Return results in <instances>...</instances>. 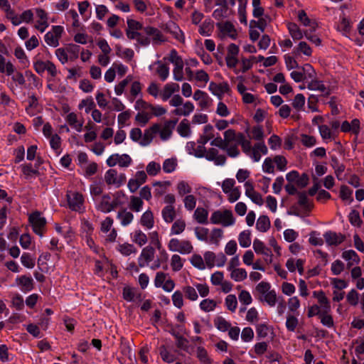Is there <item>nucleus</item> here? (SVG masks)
Listing matches in <instances>:
<instances>
[{"mask_svg": "<svg viewBox=\"0 0 364 364\" xmlns=\"http://www.w3.org/2000/svg\"><path fill=\"white\" fill-rule=\"evenodd\" d=\"M119 250L122 255L125 256H128L132 253L136 252V251L132 245L128 243H124L119 245Z\"/></svg>", "mask_w": 364, "mask_h": 364, "instance_id": "obj_62", "label": "nucleus"}, {"mask_svg": "<svg viewBox=\"0 0 364 364\" xmlns=\"http://www.w3.org/2000/svg\"><path fill=\"white\" fill-rule=\"evenodd\" d=\"M247 276V274L245 269H234L230 274L231 278L236 282L243 281Z\"/></svg>", "mask_w": 364, "mask_h": 364, "instance_id": "obj_34", "label": "nucleus"}, {"mask_svg": "<svg viewBox=\"0 0 364 364\" xmlns=\"http://www.w3.org/2000/svg\"><path fill=\"white\" fill-rule=\"evenodd\" d=\"M111 199L109 193L104 194L102 196L101 201L97 206V209L102 213H108L114 210L115 203L109 202Z\"/></svg>", "mask_w": 364, "mask_h": 364, "instance_id": "obj_12", "label": "nucleus"}, {"mask_svg": "<svg viewBox=\"0 0 364 364\" xmlns=\"http://www.w3.org/2000/svg\"><path fill=\"white\" fill-rule=\"evenodd\" d=\"M177 122H178V119H176L167 121L165 123L163 129L160 132V136L162 139L166 140L171 136V135L172 134V130L174 129Z\"/></svg>", "mask_w": 364, "mask_h": 364, "instance_id": "obj_15", "label": "nucleus"}, {"mask_svg": "<svg viewBox=\"0 0 364 364\" xmlns=\"http://www.w3.org/2000/svg\"><path fill=\"white\" fill-rule=\"evenodd\" d=\"M323 237L329 246H338L346 240L345 235L337 233L333 231H327L324 233Z\"/></svg>", "mask_w": 364, "mask_h": 364, "instance_id": "obj_9", "label": "nucleus"}, {"mask_svg": "<svg viewBox=\"0 0 364 364\" xmlns=\"http://www.w3.org/2000/svg\"><path fill=\"white\" fill-rule=\"evenodd\" d=\"M63 32V27L61 26H53L50 31L45 35V41L48 45H59V39Z\"/></svg>", "mask_w": 364, "mask_h": 364, "instance_id": "obj_7", "label": "nucleus"}, {"mask_svg": "<svg viewBox=\"0 0 364 364\" xmlns=\"http://www.w3.org/2000/svg\"><path fill=\"white\" fill-rule=\"evenodd\" d=\"M178 133L183 137L190 136L191 133L190 124L187 119H183L177 127Z\"/></svg>", "mask_w": 364, "mask_h": 364, "instance_id": "obj_23", "label": "nucleus"}, {"mask_svg": "<svg viewBox=\"0 0 364 364\" xmlns=\"http://www.w3.org/2000/svg\"><path fill=\"white\" fill-rule=\"evenodd\" d=\"M302 70V74L305 80L311 79L314 80L316 78V72L314 68L309 63L305 64L304 66L300 68Z\"/></svg>", "mask_w": 364, "mask_h": 364, "instance_id": "obj_29", "label": "nucleus"}, {"mask_svg": "<svg viewBox=\"0 0 364 364\" xmlns=\"http://www.w3.org/2000/svg\"><path fill=\"white\" fill-rule=\"evenodd\" d=\"M162 216L166 223H171L176 217V211L173 205H166L162 210Z\"/></svg>", "mask_w": 364, "mask_h": 364, "instance_id": "obj_25", "label": "nucleus"}, {"mask_svg": "<svg viewBox=\"0 0 364 364\" xmlns=\"http://www.w3.org/2000/svg\"><path fill=\"white\" fill-rule=\"evenodd\" d=\"M133 241L139 246H142L147 242V237L141 230H136Z\"/></svg>", "mask_w": 364, "mask_h": 364, "instance_id": "obj_45", "label": "nucleus"}, {"mask_svg": "<svg viewBox=\"0 0 364 364\" xmlns=\"http://www.w3.org/2000/svg\"><path fill=\"white\" fill-rule=\"evenodd\" d=\"M186 228V223L183 220H177L174 222L171 227L172 234L178 235L183 232Z\"/></svg>", "mask_w": 364, "mask_h": 364, "instance_id": "obj_46", "label": "nucleus"}, {"mask_svg": "<svg viewBox=\"0 0 364 364\" xmlns=\"http://www.w3.org/2000/svg\"><path fill=\"white\" fill-rule=\"evenodd\" d=\"M66 196L69 208L72 210H79L84 202L82 194L78 192L70 191L67 193Z\"/></svg>", "mask_w": 364, "mask_h": 364, "instance_id": "obj_6", "label": "nucleus"}, {"mask_svg": "<svg viewBox=\"0 0 364 364\" xmlns=\"http://www.w3.org/2000/svg\"><path fill=\"white\" fill-rule=\"evenodd\" d=\"M86 107L85 112L89 113L92 109L95 107V103L92 98L90 97L85 100H82L78 105L80 109H82V107Z\"/></svg>", "mask_w": 364, "mask_h": 364, "instance_id": "obj_40", "label": "nucleus"}, {"mask_svg": "<svg viewBox=\"0 0 364 364\" xmlns=\"http://www.w3.org/2000/svg\"><path fill=\"white\" fill-rule=\"evenodd\" d=\"M155 250L153 247L149 245L143 248L141 255L139 257L138 263L140 267H143L154 259Z\"/></svg>", "mask_w": 364, "mask_h": 364, "instance_id": "obj_10", "label": "nucleus"}, {"mask_svg": "<svg viewBox=\"0 0 364 364\" xmlns=\"http://www.w3.org/2000/svg\"><path fill=\"white\" fill-rule=\"evenodd\" d=\"M117 177V171L115 169H109L105 175V181L107 185H115Z\"/></svg>", "mask_w": 364, "mask_h": 364, "instance_id": "obj_39", "label": "nucleus"}, {"mask_svg": "<svg viewBox=\"0 0 364 364\" xmlns=\"http://www.w3.org/2000/svg\"><path fill=\"white\" fill-rule=\"evenodd\" d=\"M0 73H6L7 75H11L14 73V66L11 62L6 63L4 57L0 54Z\"/></svg>", "mask_w": 364, "mask_h": 364, "instance_id": "obj_24", "label": "nucleus"}, {"mask_svg": "<svg viewBox=\"0 0 364 364\" xmlns=\"http://www.w3.org/2000/svg\"><path fill=\"white\" fill-rule=\"evenodd\" d=\"M307 87L311 90H319L321 92H325L326 90V86L321 81H318L315 79L311 80L308 84Z\"/></svg>", "mask_w": 364, "mask_h": 364, "instance_id": "obj_53", "label": "nucleus"}, {"mask_svg": "<svg viewBox=\"0 0 364 364\" xmlns=\"http://www.w3.org/2000/svg\"><path fill=\"white\" fill-rule=\"evenodd\" d=\"M268 143L270 148L273 150H275L279 148L282 145V140L280 137L276 134H273L268 139Z\"/></svg>", "mask_w": 364, "mask_h": 364, "instance_id": "obj_63", "label": "nucleus"}, {"mask_svg": "<svg viewBox=\"0 0 364 364\" xmlns=\"http://www.w3.org/2000/svg\"><path fill=\"white\" fill-rule=\"evenodd\" d=\"M301 143L306 147H311L316 144V139L314 136L301 134Z\"/></svg>", "mask_w": 364, "mask_h": 364, "instance_id": "obj_58", "label": "nucleus"}, {"mask_svg": "<svg viewBox=\"0 0 364 364\" xmlns=\"http://www.w3.org/2000/svg\"><path fill=\"white\" fill-rule=\"evenodd\" d=\"M225 304L227 308L234 312L237 308V301L235 295L229 294L225 299Z\"/></svg>", "mask_w": 364, "mask_h": 364, "instance_id": "obj_51", "label": "nucleus"}, {"mask_svg": "<svg viewBox=\"0 0 364 364\" xmlns=\"http://www.w3.org/2000/svg\"><path fill=\"white\" fill-rule=\"evenodd\" d=\"M287 27L289 33L294 40H300L302 38V33L296 23H289Z\"/></svg>", "mask_w": 364, "mask_h": 364, "instance_id": "obj_27", "label": "nucleus"}, {"mask_svg": "<svg viewBox=\"0 0 364 364\" xmlns=\"http://www.w3.org/2000/svg\"><path fill=\"white\" fill-rule=\"evenodd\" d=\"M298 19L304 26H309L313 30H315L317 26L316 22L308 17L304 10H300L298 13Z\"/></svg>", "mask_w": 364, "mask_h": 364, "instance_id": "obj_16", "label": "nucleus"}, {"mask_svg": "<svg viewBox=\"0 0 364 364\" xmlns=\"http://www.w3.org/2000/svg\"><path fill=\"white\" fill-rule=\"evenodd\" d=\"M256 228L259 231L262 232H267L270 228V220L268 216H259L257 221Z\"/></svg>", "mask_w": 364, "mask_h": 364, "instance_id": "obj_21", "label": "nucleus"}, {"mask_svg": "<svg viewBox=\"0 0 364 364\" xmlns=\"http://www.w3.org/2000/svg\"><path fill=\"white\" fill-rule=\"evenodd\" d=\"M257 21L251 20L250 22V28H258L262 31H264L267 26V21L264 18H258Z\"/></svg>", "mask_w": 364, "mask_h": 364, "instance_id": "obj_55", "label": "nucleus"}, {"mask_svg": "<svg viewBox=\"0 0 364 364\" xmlns=\"http://www.w3.org/2000/svg\"><path fill=\"white\" fill-rule=\"evenodd\" d=\"M160 170V165L154 161L150 162L146 166V172L150 176H156Z\"/></svg>", "mask_w": 364, "mask_h": 364, "instance_id": "obj_64", "label": "nucleus"}, {"mask_svg": "<svg viewBox=\"0 0 364 364\" xmlns=\"http://www.w3.org/2000/svg\"><path fill=\"white\" fill-rule=\"evenodd\" d=\"M22 264L28 269H31L35 266V259L33 258L29 253L24 252L21 257Z\"/></svg>", "mask_w": 364, "mask_h": 364, "instance_id": "obj_36", "label": "nucleus"}, {"mask_svg": "<svg viewBox=\"0 0 364 364\" xmlns=\"http://www.w3.org/2000/svg\"><path fill=\"white\" fill-rule=\"evenodd\" d=\"M330 311L331 309H322V314L319 316L321 323L328 328H331L334 326L333 318L329 314Z\"/></svg>", "mask_w": 364, "mask_h": 364, "instance_id": "obj_22", "label": "nucleus"}, {"mask_svg": "<svg viewBox=\"0 0 364 364\" xmlns=\"http://www.w3.org/2000/svg\"><path fill=\"white\" fill-rule=\"evenodd\" d=\"M117 55L127 60H131L134 56V51L130 48L122 49V47H117Z\"/></svg>", "mask_w": 364, "mask_h": 364, "instance_id": "obj_43", "label": "nucleus"}, {"mask_svg": "<svg viewBox=\"0 0 364 364\" xmlns=\"http://www.w3.org/2000/svg\"><path fill=\"white\" fill-rule=\"evenodd\" d=\"M210 223L213 224H222L225 227L232 225L235 223L232 213L230 210L224 211H214L210 217Z\"/></svg>", "mask_w": 364, "mask_h": 364, "instance_id": "obj_2", "label": "nucleus"}, {"mask_svg": "<svg viewBox=\"0 0 364 364\" xmlns=\"http://www.w3.org/2000/svg\"><path fill=\"white\" fill-rule=\"evenodd\" d=\"M117 218L121 219L122 225L126 226L132 222L134 215L131 212H127L125 209H124L118 212Z\"/></svg>", "mask_w": 364, "mask_h": 364, "instance_id": "obj_26", "label": "nucleus"}, {"mask_svg": "<svg viewBox=\"0 0 364 364\" xmlns=\"http://www.w3.org/2000/svg\"><path fill=\"white\" fill-rule=\"evenodd\" d=\"M298 204L302 206L306 210H311L313 208V205L309 203V199L307 198L306 192H298Z\"/></svg>", "mask_w": 364, "mask_h": 364, "instance_id": "obj_28", "label": "nucleus"}, {"mask_svg": "<svg viewBox=\"0 0 364 364\" xmlns=\"http://www.w3.org/2000/svg\"><path fill=\"white\" fill-rule=\"evenodd\" d=\"M171 265L173 271L178 272L183 267V262L181 257L178 255H173L171 257Z\"/></svg>", "mask_w": 364, "mask_h": 364, "instance_id": "obj_50", "label": "nucleus"}, {"mask_svg": "<svg viewBox=\"0 0 364 364\" xmlns=\"http://www.w3.org/2000/svg\"><path fill=\"white\" fill-rule=\"evenodd\" d=\"M159 66L156 73L159 75L161 80L164 81L167 79L169 74V68L166 64H162L161 61H158Z\"/></svg>", "mask_w": 364, "mask_h": 364, "instance_id": "obj_35", "label": "nucleus"}, {"mask_svg": "<svg viewBox=\"0 0 364 364\" xmlns=\"http://www.w3.org/2000/svg\"><path fill=\"white\" fill-rule=\"evenodd\" d=\"M33 68L39 75H42L46 70L53 77H55L58 74L56 66L50 60L43 61L38 60L34 62Z\"/></svg>", "mask_w": 364, "mask_h": 364, "instance_id": "obj_3", "label": "nucleus"}, {"mask_svg": "<svg viewBox=\"0 0 364 364\" xmlns=\"http://www.w3.org/2000/svg\"><path fill=\"white\" fill-rule=\"evenodd\" d=\"M168 248L173 252H178L181 254H189L193 251V246L188 240L180 241L173 238L169 241Z\"/></svg>", "mask_w": 364, "mask_h": 364, "instance_id": "obj_4", "label": "nucleus"}, {"mask_svg": "<svg viewBox=\"0 0 364 364\" xmlns=\"http://www.w3.org/2000/svg\"><path fill=\"white\" fill-rule=\"evenodd\" d=\"M208 212L203 208H197L194 212V218L200 224H207Z\"/></svg>", "mask_w": 364, "mask_h": 364, "instance_id": "obj_20", "label": "nucleus"}, {"mask_svg": "<svg viewBox=\"0 0 364 364\" xmlns=\"http://www.w3.org/2000/svg\"><path fill=\"white\" fill-rule=\"evenodd\" d=\"M209 90L214 95L218 96L220 100H222V97L225 93L230 92V86L227 82H223L219 84L210 82Z\"/></svg>", "mask_w": 364, "mask_h": 364, "instance_id": "obj_8", "label": "nucleus"}, {"mask_svg": "<svg viewBox=\"0 0 364 364\" xmlns=\"http://www.w3.org/2000/svg\"><path fill=\"white\" fill-rule=\"evenodd\" d=\"M216 305L217 304L214 300L206 299L200 302V307L203 311L209 312L213 311L216 307Z\"/></svg>", "mask_w": 364, "mask_h": 364, "instance_id": "obj_41", "label": "nucleus"}, {"mask_svg": "<svg viewBox=\"0 0 364 364\" xmlns=\"http://www.w3.org/2000/svg\"><path fill=\"white\" fill-rule=\"evenodd\" d=\"M140 223L147 229L153 228L154 224V215L150 210H146L141 217Z\"/></svg>", "mask_w": 364, "mask_h": 364, "instance_id": "obj_18", "label": "nucleus"}, {"mask_svg": "<svg viewBox=\"0 0 364 364\" xmlns=\"http://www.w3.org/2000/svg\"><path fill=\"white\" fill-rule=\"evenodd\" d=\"M216 26L220 32L224 35H228L232 38H234L237 35L235 26L230 21H225V23H217Z\"/></svg>", "mask_w": 364, "mask_h": 364, "instance_id": "obj_14", "label": "nucleus"}, {"mask_svg": "<svg viewBox=\"0 0 364 364\" xmlns=\"http://www.w3.org/2000/svg\"><path fill=\"white\" fill-rule=\"evenodd\" d=\"M352 193L353 191L349 187L345 185L341 186L340 190V197L342 200H350V202L353 201V198L352 197Z\"/></svg>", "mask_w": 364, "mask_h": 364, "instance_id": "obj_47", "label": "nucleus"}, {"mask_svg": "<svg viewBox=\"0 0 364 364\" xmlns=\"http://www.w3.org/2000/svg\"><path fill=\"white\" fill-rule=\"evenodd\" d=\"M16 283L21 287L23 291L27 292L31 291L34 288V282L31 277L22 275L16 279Z\"/></svg>", "mask_w": 364, "mask_h": 364, "instance_id": "obj_11", "label": "nucleus"}, {"mask_svg": "<svg viewBox=\"0 0 364 364\" xmlns=\"http://www.w3.org/2000/svg\"><path fill=\"white\" fill-rule=\"evenodd\" d=\"M264 301L270 306H274L277 303V294L274 290H270L264 294Z\"/></svg>", "mask_w": 364, "mask_h": 364, "instance_id": "obj_56", "label": "nucleus"}, {"mask_svg": "<svg viewBox=\"0 0 364 364\" xmlns=\"http://www.w3.org/2000/svg\"><path fill=\"white\" fill-rule=\"evenodd\" d=\"M349 221L351 225L357 227H360L363 221L360 218V213L358 210H353L349 214Z\"/></svg>", "mask_w": 364, "mask_h": 364, "instance_id": "obj_37", "label": "nucleus"}, {"mask_svg": "<svg viewBox=\"0 0 364 364\" xmlns=\"http://www.w3.org/2000/svg\"><path fill=\"white\" fill-rule=\"evenodd\" d=\"M186 298L191 301H196L198 299V294L196 289L191 286H186L183 288Z\"/></svg>", "mask_w": 364, "mask_h": 364, "instance_id": "obj_49", "label": "nucleus"}, {"mask_svg": "<svg viewBox=\"0 0 364 364\" xmlns=\"http://www.w3.org/2000/svg\"><path fill=\"white\" fill-rule=\"evenodd\" d=\"M239 243L242 247H248L251 245L250 232L245 230L242 232L239 235Z\"/></svg>", "mask_w": 364, "mask_h": 364, "instance_id": "obj_31", "label": "nucleus"}, {"mask_svg": "<svg viewBox=\"0 0 364 364\" xmlns=\"http://www.w3.org/2000/svg\"><path fill=\"white\" fill-rule=\"evenodd\" d=\"M130 199V209L135 212H139L144 203L142 200L140 198L134 196H131Z\"/></svg>", "mask_w": 364, "mask_h": 364, "instance_id": "obj_42", "label": "nucleus"}, {"mask_svg": "<svg viewBox=\"0 0 364 364\" xmlns=\"http://www.w3.org/2000/svg\"><path fill=\"white\" fill-rule=\"evenodd\" d=\"M214 324L220 331H228L231 326L230 323L221 316H218L214 319Z\"/></svg>", "mask_w": 364, "mask_h": 364, "instance_id": "obj_33", "label": "nucleus"}, {"mask_svg": "<svg viewBox=\"0 0 364 364\" xmlns=\"http://www.w3.org/2000/svg\"><path fill=\"white\" fill-rule=\"evenodd\" d=\"M172 301L173 305L181 309L183 305V294L180 291H176L172 295Z\"/></svg>", "mask_w": 364, "mask_h": 364, "instance_id": "obj_60", "label": "nucleus"}, {"mask_svg": "<svg viewBox=\"0 0 364 364\" xmlns=\"http://www.w3.org/2000/svg\"><path fill=\"white\" fill-rule=\"evenodd\" d=\"M292 107L297 111H301L305 105V97L303 94H297L292 102Z\"/></svg>", "mask_w": 364, "mask_h": 364, "instance_id": "obj_30", "label": "nucleus"}, {"mask_svg": "<svg viewBox=\"0 0 364 364\" xmlns=\"http://www.w3.org/2000/svg\"><path fill=\"white\" fill-rule=\"evenodd\" d=\"M176 159H166L163 164V170L166 173H171L176 169Z\"/></svg>", "mask_w": 364, "mask_h": 364, "instance_id": "obj_44", "label": "nucleus"}, {"mask_svg": "<svg viewBox=\"0 0 364 364\" xmlns=\"http://www.w3.org/2000/svg\"><path fill=\"white\" fill-rule=\"evenodd\" d=\"M159 353L162 360L168 363H173L176 360L175 355L170 353L164 345L159 348Z\"/></svg>", "mask_w": 364, "mask_h": 364, "instance_id": "obj_32", "label": "nucleus"}, {"mask_svg": "<svg viewBox=\"0 0 364 364\" xmlns=\"http://www.w3.org/2000/svg\"><path fill=\"white\" fill-rule=\"evenodd\" d=\"M316 299L322 306V309H331L330 302L328 298L326 296L324 291L321 290L320 293L318 294V296Z\"/></svg>", "mask_w": 364, "mask_h": 364, "instance_id": "obj_59", "label": "nucleus"}, {"mask_svg": "<svg viewBox=\"0 0 364 364\" xmlns=\"http://www.w3.org/2000/svg\"><path fill=\"white\" fill-rule=\"evenodd\" d=\"M28 220L32 225L33 232L42 237L43 235L42 230L46 225V218L41 217L40 212L36 211L29 215Z\"/></svg>", "mask_w": 364, "mask_h": 364, "instance_id": "obj_5", "label": "nucleus"}, {"mask_svg": "<svg viewBox=\"0 0 364 364\" xmlns=\"http://www.w3.org/2000/svg\"><path fill=\"white\" fill-rule=\"evenodd\" d=\"M298 319L293 315H289L287 318L286 326L288 331H294L298 325Z\"/></svg>", "mask_w": 364, "mask_h": 364, "instance_id": "obj_57", "label": "nucleus"}, {"mask_svg": "<svg viewBox=\"0 0 364 364\" xmlns=\"http://www.w3.org/2000/svg\"><path fill=\"white\" fill-rule=\"evenodd\" d=\"M214 29V22L210 18H206L200 26L198 32L202 36H210Z\"/></svg>", "mask_w": 364, "mask_h": 364, "instance_id": "obj_17", "label": "nucleus"}, {"mask_svg": "<svg viewBox=\"0 0 364 364\" xmlns=\"http://www.w3.org/2000/svg\"><path fill=\"white\" fill-rule=\"evenodd\" d=\"M223 230L220 228H214L211 231L210 242L214 243L217 245L219 244L220 239L223 237Z\"/></svg>", "mask_w": 364, "mask_h": 364, "instance_id": "obj_48", "label": "nucleus"}, {"mask_svg": "<svg viewBox=\"0 0 364 364\" xmlns=\"http://www.w3.org/2000/svg\"><path fill=\"white\" fill-rule=\"evenodd\" d=\"M126 35L129 39H134L141 46H148L151 42L159 44L165 42L166 38L156 28L143 26L142 23L134 19H127Z\"/></svg>", "mask_w": 364, "mask_h": 364, "instance_id": "obj_1", "label": "nucleus"}, {"mask_svg": "<svg viewBox=\"0 0 364 364\" xmlns=\"http://www.w3.org/2000/svg\"><path fill=\"white\" fill-rule=\"evenodd\" d=\"M179 89V85L176 83H171V84H166L163 90V92L161 93V99L164 101H166L168 100L172 94L178 91Z\"/></svg>", "mask_w": 364, "mask_h": 364, "instance_id": "obj_19", "label": "nucleus"}, {"mask_svg": "<svg viewBox=\"0 0 364 364\" xmlns=\"http://www.w3.org/2000/svg\"><path fill=\"white\" fill-rule=\"evenodd\" d=\"M122 297L127 301H132L135 297L134 289L130 287H124L122 291Z\"/></svg>", "mask_w": 364, "mask_h": 364, "instance_id": "obj_52", "label": "nucleus"}, {"mask_svg": "<svg viewBox=\"0 0 364 364\" xmlns=\"http://www.w3.org/2000/svg\"><path fill=\"white\" fill-rule=\"evenodd\" d=\"M342 257L346 260H352L356 264L360 261L358 254L353 250L344 251L342 253Z\"/></svg>", "mask_w": 364, "mask_h": 364, "instance_id": "obj_38", "label": "nucleus"}, {"mask_svg": "<svg viewBox=\"0 0 364 364\" xmlns=\"http://www.w3.org/2000/svg\"><path fill=\"white\" fill-rule=\"evenodd\" d=\"M239 53V47H228V54L225 56L228 67L235 68L238 63L237 55Z\"/></svg>", "mask_w": 364, "mask_h": 364, "instance_id": "obj_13", "label": "nucleus"}, {"mask_svg": "<svg viewBox=\"0 0 364 364\" xmlns=\"http://www.w3.org/2000/svg\"><path fill=\"white\" fill-rule=\"evenodd\" d=\"M195 232L198 240L208 241V235L209 233V230L208 228L197 227L195 229Z\"/></svg>", "mask_w": 364, "mask_h": 364, "instance_id": "obj_61", "label": "nucleus"}, {"mask_svg": "<svg viewBox=\"0 0 364 364\" xmlns=\"http://www.w3.org/2000/svg\"><path fill=\"white\" fill-rule=\"evenodd\" d=\"M197 357L200 362L208 364L210 363V360L208 356V352L203 347H198L197 348Z\"/></svg>", "mask_w": 364, "mask_h": 364, "instance_id": "obj_54", "label": "nucleus"}]
</instances>
